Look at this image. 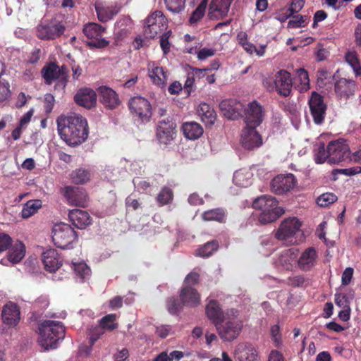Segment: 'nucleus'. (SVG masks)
Returning a JSON list of instances; mask_svg holds the SVG:
<instances>
[{
    "mask_svg": "<svg viewBox=\"0 0 361 361\" xmlns=\"http://www.w3.org/2000/svg\"><path fill=\"white\" fill-rule=\"evenodd\" d=\"M61 138L68 145H78L88 137L87 120L79 114L61 115L56 120Z\"/></svg>",
    "mask_w": 361,
    "mask_h": 361,
    "instance_id": "1",
    "label": "nucleus"
},
{
    "mask_svg": "<svg viewBox=\"0 0 361 361\" xmlns=\"http://www.w3.org/2000/svg\"><path fill=\"white\" fill-rule=\"evenodd\" d=\"M38 331L37 343L44 350L56 348L65 336L64 326L58 321L44 320L39 324Z\"/></svg>",
    "mask_w": 361,
    "mask_h": 361,
    "instance_id": "2",
    "label": "nucleus"
},
{
    "mask_svg": "<svg viewBox=\"0 0 361 361\" xmlns=\"http://www.w3.org/2000/svg\"><path fill=\"white\" fill-rule=\"evenodd\" d=\"M253 208L261 210L259 221L263 224L276 221L284 214V209L279 207L277 200L272 196L263 195L252 203Z\"/></svg>",
    "mask_w": 361,
    "mask_h": 361,
    "instance_id": "3",
    "label": "nucleus"
},
{
    "mask_svg": "<svg viewBox=\"0 0 361 361\" xmlns=\"http://www.w3.org/2000/svg\"><path fill=\"white\" fill-rule=\"evenodd\" d=\"M301 226L302 222L298 218H286L281 223L275 236L286 243H298L302 239Z\"/></svg>",
    "mask_w": 361,
    "mask_h": 361,
    "instance_id": "4",
    "label": "nucleus"
},
{
    "mask_svg": "<svg viewBox=\"0 0 361 361\" xmlns=\"http://www.w3.org/2000/svg\"><path fill=\"white\" fill-rule=\"evenodd\" d=\"M6 250H8L6 261L12 264L19 263L26 253L25 245L22 241L19 240L13 241L8 234L1 233V252Z\"/></svg>",
    "mask_w": 361,
    "mask_h": 361,
    "instance_id": "5",
    "label": "nucleus"
},
{
    "mask_svg": "<svg viewBox=\"0 0 361 361\" xmlns=\"http://www.w3.org/2000/svg\"><path fill=\"white\" fill-rule=\"evenodd\" d=\"M75 231L68 224H55L52 229V240L56 246L61 249H69L76 240Z\"/></svg>",
    "mask_w": 361,
    "mask_h": 361,
    "instance_id": "6",
    "label": "nucleus"
},
{
    "mask_svg": "<svg viewBox=\"0 0 361 361\" xmlns=\"http://www.w3.org/2000/svg\"><path fill=\"white\" fill-rule=\"evenodd\" d=\"M231 313L233 317H235L237 311L231 310ZM242 326L241 320L233 318L225 322L224 324H221V322L219 323L216 328L221 339L226 341H231L238 337Z\"/></svg>",
    "mask_w": 361,
    "mask_h": 361,
    "instance_id": "7",
    "label": "nucleus"
},
{
    "mask_svg": "<svg viewBox=\"0 0 361 361\" xmlns=\"http://www.w3.org/2000/svg\"><path fill=\"white\" fill-rule=\"evenodd\" d=\"M166 28V18L161 11H156L146 19L144 32L147 37L153 38Z\"/></svg>",
    "mask_w": 361,
    "mask_h": 361,
    "instance_id": "8",
    "label": "nucleus"
},
{
    "mask_svg": "<svg viewBox=\"0 0 361 361\" xmlns=\"http://www.w3.org/2000/svg\"><path fill=\"white\" fill-rule=\"evenodd\" d=\"M131 114L142 122H147L152 116L151 104L142 97H134L128 103Z\"/></svg>",
    "mask_w": 361,
    "mask_h": 361,
    "instance_id": "9",
    "label": "nucleus"
},
{
    "mask_svg": "<svg viewBox=\"0 0 361 361\" xmlns=\"http://www.w3.org/2000/svg\"><path fill=\"white\" fill-rule=\"evenodd\" d=\"M329 163L338 164L350 156V149L346 141L338 140L328 144Z\"/></svg>",
    "mask_w": 361,
    "mask_h": 361,
    "instance_id": "10",
    "label": "nucleus"
},
{
    "mask_svg": "<svg viewBox=\"0 0 361 361\" xmlns=\"http://www.w3.org/2000/svg\"><path fill=\"white\" fill-rule=\"evenodd\" d=\"M85 36L90 39L87 42L91 47L96 48H104L109 44V42L102 38L104 28L97 23H89L83 28Z\"/></svg>",
    "mask_w": 361,
    "mask_h": 361,
    "instance_id": "11",
    "label": "nucleus"
},
{
    "mask_svg": "<svg viewBox=\"0 0 361 361\" xmlns=\"http://www.w3.org/2000/svg\"><path fill=\"white\" fill-rule=\"evenodd\" d=\"M309 106L313 121L316 124H321L325 117L326 105L322 95L313 92L309 99Z\"/></svg>",
    "mask_w": 361,
    "mask_h": 361,
    "instance_id": "12",
    "label": "nucleus"
},
{
    "mask_svg": "<svg viewBox=\"0 0 361 361\" xmlns=\"http://www.w3.org/2000/svg\"><path fill=\"white\" fill-rule=\"evenodd\" d=\"M296 185V179L293 174L278 175L271 182L273 192L281 195L292 190Z\"/></svg>",
    "mask_w": 361,
    "mask_h": 361,
    "instance_id": "13",
    "label": "nucleus"
},
{
    "mask_svg": "<svg viewBox=\"0 0 361 361\" xmlns=\"http://www.w3.org/2000/svg\"><path fill=\"white\" fill-rule=\"evenodd\" d=\"M42 75L46 83L49 85L55 80H58L62 83L63 87L66 86L67 75L63 66L60 67L54 63H51L42 68Z\"/></svg>",
    "mask_w": 361,
    "mask_h": 361,
    "instance_id": "14",
    "label": "nucleus"
},
{
    "mask_svg": "<svg viewBox=\"0 0 361 361\" xmlns=\"http://www.w3.org/2000/svg\"><path fill=\"white\" fill-rule=\"evenodd\" d=\"M62 192L68 204L79 207L85 206L87 195L82 188L66 186L63 189Z\"/></svg>",
    "mask_w": 361,
    "mask_h": 361,
    "instance_id": "15",
    "label": "nucleus"
},
{
    "mask_svg": "<svg viewBox=\"0 0 361 361\" xmlns=\"http://www.w3.org/2000/svg\"><path fill=\"white\" fill-rule=\"evenodd\" d=\"M274 86L277 92L284 97L290 94L292 90V80L290 73L285 71H278L274 78Z\"/></svg>",
    "mask_w": 361,
    "mask_h": 361,
    "instance_id": "16",
    "label": "nucleus"
},
{
    "mask_svg": "<svg viewBox=\"0 0 361 361\" xmlns=\"http://www.w3.org/2000/svg\"><path fill=\"white\" fill-rule=\"evenodd\" d=\"M97 94L90 87L79 89L74 96L75 102L84 108L91 109L97 104Z\"/></svg>",
    "mask_w": 361,
    "mask_h": 361,
    "instance_id": "17",
    "label": "nucleus"
},
{
    "mask_svg": "<svg viewBox=\"0 0 361 361\" xmlns=\"http://www.w3.org/2000/svg\"><path fill=\"white\" fill-rule=\"evenodd\" d=\"M242 145L247 149H253L262 145V138L254 128H244L240 138Z\"/></svg>",
    "mask_w": 361,
    "mask_h": 361,
    "instance_id": "18",
    "label": "nucleus"
},
{
    "mask_svg": "<svg viewBox=\"0 0 361 361\" xmlns=\"http://www.w3.org/2000/svg\"><path fill=\"white\" fill-rule=\"evenodd\" d=\"M263 119L262 109L257 102L250 103L246 109L245 121L246 126L245 128H256L260 125Z\"/></svg>",
    "mask_w": 361,
    "mask_h": 361,
    "instance_id": "19",
    "label": "nucleus"
},
{
    "mask_svg": "<svg viewBox=\"0 0 361 361\" xmlns=\"http://www.w3.org/2000/svg\"><path fill=\"white\" fill-rule=\"evenodd\" d=\"M319 255L315 248L310 247L300 254L298 261V267L302 271H310L314 267L318 262Z\"/></svg>",
    "mask_w": 361,
    "mask_h": 361,
    "instance_id": "20",
    "label": "nucleus"
},
{
    "mask_svg": "<svg viewBox=\"0 0 361 361\" xmlns=\"http://www.w3.org/2000/svg\"><path fill=\"white\" fill-rule=\"evenodd\" d=\"M176 124L171 120L161 121L159 123L157 127V138L159 141L167 145L174 138Z\"/></svg>",
    "mask_w": 361,
    "mask_h": 361,
    "instance_id": "21",
    "label": "nucleus"
},
{
    "mask_svg": "<svg viewBox=\"0 0 361 361\" xmlns=\"http://www.w3.org/2000/svg\"><path fill=\"white\" fill-rule=\"evenodd\" d=\"M20 319V312L17 305L13 302H7L1 310V320L9 326H15Z\"/></svg>",
    "mask_w": 361,
    "mask_h": 361,
    "instance_id": "22",
    "label": "nucleus"
},
{
    "mask_svg": "<svg viewBox=\"0 0 361 361\" xmlns=\"http://www.w3.org/2000/svg\"><path fill=\"white\" fill-rule=\"evenodd\" d=\"M233 0H212L208 16L210 19H219L227 16Z\"/></svg>",
    "mask_w": 361,
    "mask_h": 361,
    "instance_id": "23",
    "label": "nucleus"
},
{
    "mask_svg": "<svg viewBox=\"0 0 361 361\" xmlns=\"http://www.w3.org/2000/svg\"><path fill=\"white\" fill-rule=\"evenodd\" d=\"M148 75L152 82L160 87H164L167 82V73L164 68L154 61L147 63Z\"/></svg>",
    "mask_w": 361,
    "mask_h": 361,
    "instance_id": "24",
    "label": "nucleus"
},
{
    "mask_svg": "<svg viewBox=\"0 0 361 361\" xmlns=\"http://www.w3.org/2000/svg\"><path fill=\"white\" fill-rule=\"evenodd\" d=\"M234 355L238 361H255L257 357V352L252 344L243 343L236 346Z\"/></svg>",
    "mask_w": 361,
    "mask_h": 361,
    "instance_id": "25",
    "label": "nucleus"
},
{
    "mask_svg": "<svg viewBox=\"0 0 361 361\" xmlns=\"http://www.w3.org/2000/svg\"><path fill=\"white\" fill-rule=\"evenodd\" d=\"M102 103L107 108L114 109L119 105L120 101L116 92L107 86H101L98 89Z\"/></svg>",
    "mask_w": 361,
    "mask_h": 361,
    "instance_id": "26",
    "label": "nucleus"
},
{
    "mask_svg": "<svg viewBox=\"0 0 361 361\" xmlns=\"http://www.w3.org/2000/svg\"><path fill=\"white\" fill-rule=\"evenodd\" d=\"M42 262L45 269L49 272L56 271L62 264L58 252L54 249H50L43 252Z\"/></svg>",
    "mask_w": 361,
    "mask_h": 361,
    "instance_id": "27",
    "label": "nucleus"
},
{
    "mask_svg": "<svg viewBox=\"0 0 361 361\" xmlns=\"http://www.w3.org/2000/svg\"><path fill=\"white\" fill-rule=\"evenodd\" d=\"M68 217L72 224L80 229L84 228L91 222L90 214L86 211L78 209L71 210Z\"/></svg>",
    "mask_w": 361,
    "mask_h": 361,
    "instance_id": "28",
    "label": "nucleus"
},
{
    "mask_svg": "<svg viewBox=\"0 0 361 361\" xmlns=\"http://www.w3.org/2000/svg\"><path fill=\"white\" fill-rule=\"evenodd\" d=\"M64 27L59 24L39 25L37 28V35L42 39H51L60 36Z\"/></svg>",
    "mask_w": 361,
    "mask_h": 361,
    "instance_id": "29",
    "label": "nucleus"
},
{
    "mask_svg": "<svg viewBox=\"0 0 361 361\" xmlns=\"http://www.w3.org/2000/svg\"><path fill=\"white\" fill-rule=\"evenodd\" d=\"M180 298L182 304L188 307H195L200 304V298L199 293L189 286H184L180 291Z\"/></svg>",
    "mask_w": 361,
    "mask_h": 361,
    "instance_id": "30",
    "label": "nucleus"
},
{
    "mask_svg": "<svg viewBox=\"0 0 361 361\" xmlns=\"http://www.w3.org/2000/svg\"><path fill=\"white\" fill-rule=\"evenodd\" d=\"M297 257V250L295 249H288L283 250L278 257L275 264L278 267L283 269H290Z\"/></svg>",
    "mask_w": 361,
    "mask_h": 361,
    "instance_id": "31",
    "label": "nucleus"
},
{
    "mask_svg": "<svg viewBox=\"0 0 361 361\" xmlns=\"http://www.w3.org/2000/svg\"><path fill=\"white\" fill-rule=\"evenodd\" d=\"M355 89V82L345 78L340 79L335 84V92L341 98L347 99L353 95Z\"/></svg>",
    "mask_w": 361,
    "mask_h": 361,
    "instance_id": "32",
    "label": "nucleus"
},
{
    "mask_svg": "<svg viewBox=\"0 0 361 361\" xmlns=\"http://www.w3.org/2000/svg\"><path fill=\"white\" fill-rule=\"evenodd\" d=\"M253 172L250 169H240L237 170L233 178V181L235 185L246 188L250 185L252 183Z\"/></svg>",
    "mask_w": 361,
    "mask_h": 361,
    "instance_id": "33",
    "label": "nucleus"
},
{
    "mask_svg": "<svg viewBox=\"0 0 361 361\" xmlns=\"http://www.w3.org/2000/svg\"><path fill=\"white\" fill-rule=\"evenodd\" d=\"M197 112L202 122L206 125H213L216 115L213 108L206 103H201L197 107Z\"/></svg>",
    "mask_w": 361,
    "mask_h": 361,
    "instance_id": "34",
    "label": "nucleus"
},
{
    "mask_svg": "<svg viewBox=\"0 0 361 361\" xmlns=\"http://www.w3.org/2000/svg\"><path fill=\"white\" fill-rule=\"evenodd\" d=\"M182 129L185 137L189 140L198 139L203 134L202 127L193 121L183 123Z\"/></svg>",
    "mask_w": 361,
    "mask_h": 361,
    "instance_id": "35",
    "label": "nucleus"
},
{
    "mask_svg": "<svg viewBox=\"0 0 361 361\" xmlns=\"http://www.w3.org/2000/svg\"><path fill=\"white\" fill-rule=\"evenodd\" d=\"M206 314L209 319H210L215 326L222 322L223 312L219 307L217 302L214 300H211L206 307Z\"/></svg>",
    "mask_w": 361,
    "mask_h": 361,
    "instance_id": "36",
    "label": "nucleus"
},
{
    "mask_svg": "<svg viewBox=\"0 0 361 361\" xmlns=\"http://www.w3.org/2000/svg\"><path fill=\"white\" fill-rule=\"evenodd\" d=\"M95 8L98 18L102 22H106L111 20L118 12V8L112 5L104 6L103 4H97Z\"/></svg>",
    "mask_w": 361,
    "mask_h": 361,
    "instance_id": "37",
    "label": "nucleus"
},
{
    "mask_svg": "<svg viewBox=\"0 0 361 361\" xmlns=\"http://www.w3.org/2000/svg\"><path fill=\"white\" fill-rule=\"evenodd\" d=\"M73 269L76 280L82 282L90 279V268L84 262L73 263Z\"/></svg>",
    "mask_w": 361,
    "mask_h": 361,
    "instance_id": "38",
    "label": "nucleus"
},
{
    "mask_svg": "<svg viewBox=\"0 0 361 361\" xmlns=\"http://www.w3.org/2000/svg\"><path fill=\"white\" fill-rule=\"evenodd\" d=\"M230 101H224L220 104V109L226 118L235 120L241 116V110L239 106L233 107Z\"/></svg>",
    "mask_w": 361,
    "mask_h": 361,
    "instance_id": "39",
    "label": "nucleus"
},
{
    "mask_svg": "<svg viewBox=\"0 0 361 361\" xmlns=\"http://www.w3.org/2000/svg\"><path fill=\"white\" fill-rule=\"evenodd\" d=\"M42 207V202L39 200H32L27 201L23 207L21 216L27 219L35 214Z\"/></svg>",
    "mask_w": 361,
    "mask_h": 361,
    "instance_id": "40",
    "label": "nucleus"
},
{
    "mask_svg": "<svg viewBox=\"0 0 361 361\" xmlns=\"http://www.w3.org/2000/svg\"><path fill=\"white\" fill-rule=\"evenodd\" d=\"M345 60L351 66L356 75L361 74V66L357 52L354 50L348 51L345 54Z\"/></svg>",
    "mask_w": 361,
    "mask_h": 361,
    "instance_id": "41",
    "label": "nucleus"
},
{
    "mask_svg": "<svg viewBox=\"0 0 361 361\" xmlns=\"http://www.w3.org/2000/svg\"><path fill=\"white\" fill-rule=\"evenodd\" d=\"M72 181L75 184H84L90 178V171L79 169L73 171L71 174Z\"/></svg>",
    "mask_w": 361,
    "mask_h": 361,
    "instance_id": "42",
    "label": "nucleus"
},
{
    "mask_svg": "<svg viewBox=\"0 0 361 361\" xmlns=\"http://www.w3.org/2000/svg\"><path fill=\"white\" fill-rule=\"evenodd\" d=\"M241 47L243 48V49L249 54L252 55L255 54L259 57H262L264 56L267 49L266 44L260 45L258 48L256 47L255 45H254L250 42H247Z\"/></svg>",
    "mask_w": 361,
    "mask_h": 361,
    "instance_id": "43",
    "label": "nucleus"
},
{
    "mask_svg": "<svg viewBox=\"0 0 361 361\" xmlns=\"http://www.w3.org/2000/svg\"><path fill=\"white\" fill-rule=\"evenodd\" d=\"M225 218V213L221 209L208 210L202 214L204 221H216L222 222Z\"/></svg>",
    "mask_w": 361,
    "mask_h": 361,
    "instance_id": "44",
    "label": "nucleus"
},
{
    "mask_svg": "<svg viewBox=\"0 0 361 361\" xmlns=\"http://www.w3.org/2000/svg\"><path fill=\"white\" fill-rule=\"evenodd\" d=\"M217 248L218 244L216 241L209 242L197 250L195 252V255L202 257H207L212 255V253L216 251Z\"/></svg>",
    "mask_w": 361,
    "mask_h": 361,
    "instance_id": "45",
    "label": "nucleus"
},
{
    "mask_svg": "<svg viewBox=\"0 0 361 361\" xmlns=\"http://www.w3.org/2000/svg\"><path fill=\"white\" fill-rule=\"evenodd\" d=\"M296 75L300 80L299 90L300 92H306L310 89V79L308 73L304 68L296 71Z\"/></svg>",
    "mask_w": 361,
    "mask_h": 361,
    "instance_id": "46",
    "label": "nucleus"
},
{
    "mask_svg": "<svg viewBox=\"0 0 361 361\" xmlns=\"http://www.w3.org/2000/svg\"><path fill=\"white\" fill-rule=\"evenodd\" d=\"M314 160L317 164L329 163L328 147L325 149L324 144H320L314 149Z\"/></svg>",
    "mask_w": 361,
    "mask_h": 361,
    "instance_id": "47",
    "label": "nucleus"
},
{
    "mask_svg": "<svg viewBox=\"0 0 361 361\" xmlns=\"http://www.w3.org/2000/svg\"><path fill=\"white\" fill-rule=\"evenodd\" d=\"M337 199V196L334 193L326 192L318 197L317 203L319 207H326L335 202Z\"/></svg>",
    "mask_w": 361,
    "mask_h": 361,
    "instance_id": "48",
    "label": "nucleus"
},
{
    "mask_svg": "<svg viewBox=\"0 0 361 361\" xmlns=\"http://www.w3.org/2000/svg\"><path fill=\"white\" fill-rule=\"evenodd\" d=\"M185 0H165L169 11L173 13H179L185 8Z\"/></svg>",
    "mask_w": 361,
    "mask_h": 361,
    "instance_id": "49",
    "label": "nucleus"
},
{
    "mask_svg": "<svg viewBox=\"0 0 361 361\" xmlns=\"http://www.w3.org/2000/svg\"><path fill=\"white\" fill-rule=\"evenodd\" d=\"M116 315L115 314H109L104 317L100 321V325L103 329L113 330L117 327V324L115 322Z\"/></svg>",
    "mask_w": 361,
    "mask_h": 361,
    "instance_id": "50",
    "label": "nucleus"
},
{
    "mask_svg": "<svg viewBox=\"0 0 361 361\" xmlns=\"http://www.w3.org/2000/svg\"><path fill=\"white\" fill-rule=\"evenodd\" d=\"M207 6V0H202L200 5L193 11L191 17L190 18V22L195 23L198 21L204 16Z\"/></svg>",
    "mask_w": 361,
    "mask_h": 361,
    "instance_id": "51",
    "label": "nucleus"
},
{
    "mask_svg": "<svg viewBox=\"0 0 361 361\" xmlns=\"http://www.w3.org/2000/svg\"><path fill=\"white\" fill-rule=\"evenodd\" d=\"M122 172L112 166H108L104 170V176L106 179L113 181L117 180Z\"/></svg>",
    "mask_w": 361,
    "mask_h": 361,
    "instance_id": "52",
    "label": "nucleus"
},
{
    "mask_svg": "<svg viewBox=\"0 0 361 361\" xmlns=\"http://www.w3.org/2000/svg\"><path fill=\"white\" fill-rule=\"evenodd\" d=\"M173 198V192L171 189L164 188L157 196V201L161 204H168Z\"/></svg>",
    "mask_w": 361,
    "mask_h": 361,
    "instance_id": "53",
    "label": "nucleus"
},
{
    "mask_svg": "<svg viewBox=\"0 0 361 361\" xmlns=\"http://www.w3.org/2000/svg\"><path fill=\"white\" fill-rule=\"evenodd\" d=\"M353 299V295L348 296L343 293H336L335 295L336 304L342 308L350 307V302Z\"/></svg>",
    "mask_w": 361,
    "mask_h": 361,
    "instance_id": "54",
    "label": "nucleus"
},
{
    "mask_svg": "<svg viewBox=\"0 0 361 361\" xmlns=\"http://www.w3.org/2000/svg\"><path fill=\"white\" fill-rule=\"evenodd\" d=\"M270 333L275 346L280 347L282 345V340L279 326L278 324L271 326Z\"/></svg>",
    "mask_w": 361,
    "mask_h": 361,
    "instance_id": "55",
    "label": "nucleus"
},
{
    "mask_svg": "<svg viewBox=\"0 0 361 361\" xmlns=\"http://www.w3.org/2000/svg\"><path fill=\"white\" fill-rule=\"evenodd\" d=\"M306 18L304 16L297 15L293 16L292 19L288 23V27L289 28H299L305 26Z\"/></svg>",
    "mask_w": 361,
    "mask_h": 361,
    "instance_id": "56",
    "label": "nucleus"
},
{
    "mask_svg": "<svg viewBox=\"0 0 361 361\" xmlns=\"http://www.w3.org/2000/svg\"><path fill=\"white\" fill-rule=\"evenodd\" d=\"M167 308L171 314H176L180 310L182 305L177 300L171 298L167 302Z\"/></svg>",
    "mask_w": 361,
    "mask_h": 361,
    "instance_id": "57",
    "label": "nucleus"
},
{
    "mask_svg": "<svg viewBox=\"0 0 361 361\" xmlns=\"http://www.w3.org/2000/svg\"><path fill=\"white\" fill-rule=\"evenodd\" d=\"M304 4V0H293L290 8L287 10V12H290V14L292 15L297 13L303 8Z\"/></svg>",
    "mask_w": 361,
    "mask_h": 361,
    "instance_id": "58",
    "label": "nucleus"
},
{
    "mask_svg": "<svg viewBox=\"0 0 361 361\" xmlns=\"http://www.w3.org/2000/svg\"><path fill=\"white\" fill-rule=\"evenodd\" d=\"M354 270L352 267H347L342 274L341 283L343 286H347L352 280Z\"/></svg>",
    "mask_w": 361,
    "mask_h": 361,
    "instance_id": "59",
    "label": "nucleus"
},
{
    "mask_svg": "<svg viewBox=\"0 0 361 361\" xmlns=\"http://www.w3.org/2000/svg\"><path fill=\"white\" fill-rule=\"evenodd\" d=\"M216 50L212 48H202L197 53L199 60H205L214 55Z\"/></svg>",
    "mask_w": 361,
    "mask_h": 361,
    "instance_id": "60",
    "label": "nucleus"
},
{
    "mask_svg": "<svg viewBox=\"0 0 361 361\" xmlns=\"http://www.w3.org/2000/svg\"><path fill=\"white\" fill-rule=\"evenodd\" d=\"M55 102L54 97L51 94H46L44 96V108L47 113L51 112Z\"/></svg>",
    "mask_w": 361,
    "mask_h": 361,
    "instance_id": "61",
    "label": "nucleus"
},
{
    "mask_svg": "<svg viewBox=\"0 0 361 361\" xmlns=\"http://www.w3.org/2000/svg\"><path fill=\"white\" fill-rule=\"evenodd\" d=\"M327 18L326 13L323 10L317 11L314 16L313 27H316L318 23L324 20Z\"/></svg>",
    "mask_w": 361,
    "mask_h": 361,
    "instance_id": "62",
    "label": "nucleus"
},
{
    "mask_svg": "<svg viewBox=\"0 0 361 361\" xmlns=\"http://www.w3.org/2000/svg\"><path fill=\"white\" fill-rule=\"evenodd\" d=\"M269 361H286V360L280 351L272 350L269 355Z\"/></svg>",
    "mask_w": 361,
    "mask_h": 361,
    "instance_id": "63",
    "label": "nucleus"
},
{
    "mask_svg": "<svg viewBox=\"0 0 361 361\" xmlns=\"http://www.w3.org/2000/svg\"><path fill=\"white\" fill-rule=\"evenodd\" d=\"M199 279V275L197 273L192 272L189 274L185 279V286H189L195 284Z\"/></svg>",
    "mask_w": 361,
    "mask_h": 361,
    "instance_id": "64",
    "label": "nucleus"
}]
</instances>
